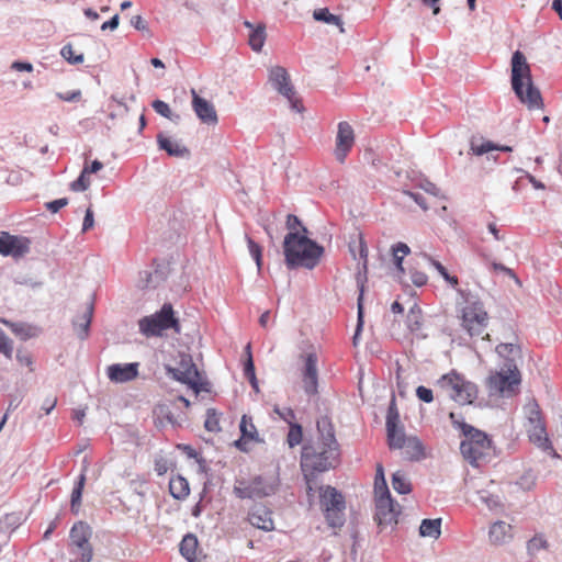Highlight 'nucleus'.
<instances>
[{"instance_id":"f257e3e1","label":"nucleus","mask_w":562,"mask_h":562,"mask_svg":"<svg viewBox=\"0 0 562 562\" xmlns=\"http://www.w3.org/2000/svg\"><path fill=\"white\" fill-rule=\"evenodd\" d=\"M306 228L300 232H290L285 235L283 250L289 267H305L313 269L319 261L324 248L306 237Z\"/></svg>"},{"instance_id":"f03ea898","label":"nucleus","mask_w":562,"mask_h":562,"mask_svg":"<svg viewBox=\"0 0 562 562\" xmlns=\"http://www.w3.org/2000/svg\"><path fill=\"white\" fill-rule=\"evenodd\" d=\"M512 87L529 110L543 108L541 93L532 83L530 65L520 50L512 56Z\"/></svg>"},{"instance_id":"7ed1b4c3","label":"nucleus","mask_w":562,"mask_h":562,"mask_svg":"<svg viewBox=\"0 0 562 562\" xmlns=\"http://www.w3.org/2000/svg\"><path fill=\"white\" fill-rule=\"evenodd\" d=\"M436 385L450 400L460 405L472 404L479 394L477 386L457 370L441 375Z\"/></svg>"},{"instance_id":"20e7f679","label":"nucleus","mask_w":562,"mask_h":562,"mask_svg":"<svg viewBox=\"0 0 562 562\" xmlns=\"http://www.w3.org/2000/svg\"><path fill=\"white\" fill-rule=\"evenodd\" d=\"M462 329L473 339L490 340V316L482 302H469L459 311Z\"/></svg>"},{"instance_id":"39448f33","label":"nucleus","mask_w":562,"mask_h":562,"mask_svg":"<svg viewBox=\"0 0 562 562\" xmlns=\"http://www.w3.org/2000/svg\"><path fill=\"white\" fill-rule=\"evenodd\" d=\"M138 328L146 337H160L168 329H172L176 334L181 333L180 322L170 303H165L158 312L140 318Z\"/></svg>"},{"instance_id":"423d86ee","label":"nucleus","mask_w":562,"mask_h":562,"mask_svg":"<svg viewBox=\"0 0 562 562\" xmlns=\"http://www.w3.org/2000/svg\"><path fill=\"white\" fill-rule=\"evenodd\" d=\"M319 505L330 528L340 529L346 521V501L342 493L331 485L319 488Z\"/></svg>"},{"instance_id":"0eeeda50","label":"nucleus","mask_w":562,"mask_h":562,"mask_svg":"<svg viewBox=\"0 0 562 562\" xmlns=\"http://www.w3.org/2000/svg\"><path fill=\"white\" fill-rule=\"evenodd\" d=\"M462 431L464 439L460 449L463 457H492L496 453L491 438L485 432L470 425H463Z\"/></svg>"},{"instance_id":"6e6552de","label":"nucleus","mask_w":562,"mask_h":562,"mask_svg":"<svg viewBox=\"0 0 562 562\" xmlns=\"http://www.w3.org/2000/svg\"><path fill=\"white\" fill-rule=\"evenodd\" d=\"M520 384V372L516 364H507L506 370L495 372L488 378L487 386L491 393L503 396H513Z\"/></svg>"},{"instance_id":"1a4fd4ad","label":"nucleus","mask_w":562,"mask_h":562,"mask_svg":"<svg viewBox=\"0 0 562 562\" xmlns=\"http://www.w3.org/2000/svg\"><path fill=\"white\" fill-rule=\"evenodd\" d=\"M167 372L177 381L190 386L195 394L206 391L202 376L191 356L181 355L177 368H167Z\"/></svg>"},{"instance_id":"9d476101","label":"nucleus","mask_w":562,"mask_h":562,"mask_svg":"<svg viewBox=\"0 0 562 562\" xmlns=\"http://www.w3.org/2000/svg\"><path fill=\"white\" fill-rule=\"evenodd\" d=\"M400 514L401 506L391 494L375 496L374 520L379 527L397 525Z\"/></svg>"},{"instance_id":"9b49d317","label":"nucleus","mask_w":562,"mask_h":562,"mask_svg":"<svg viewBox=\"0 0 562 562\" xmlns=\"http://www.w3.org/2000/svg\"><path fill=\"white\" fill-rule=\"evenodd\" d=\"M269 80L273 87L284 95L292 105V109L301 112L303 105L301 100L295 97V91L290 83V77L285 68L281 66L272 67L269 71Z\"/></svg>"},{"instance_id":"f8f14e48","label":"nucleus","mask_w":562,"mask_h":562,"mask_svg":"<svg viewBox=\"0 0 562 562\" xmlns=\"http://www.w3.org/2000/svg\"><path fill=\"white\" fill-rule=\"evenodd\" d=\"M301 359L303 360L301 378L304 392L310 396H314L318 393L317 356L315 352H308L302 355Z\"/></svg>"},{"instance_id":"ddd939ff","label":"nucleus","mask_w":562,"mask_h":562,"mask_svg":"<svg viewBox=\"0 0 562 562\" xmlns=\"http://www.w3.org/2000/svg\"><path fill=\"white\" fill-rule=\"evenodd\" d=\"M356 140L355 130L350 123H338L334 155L339 162H345Z\"/></svg>"},{"instance_id":"4468645a","label":"nucleus","mask_w":562,"mask_h":562,"mask_svg":"<svg viewBox=\"0 0 562 562\" xmlns=\"http://www.w3.org/2000/svg\"><path fill=\"white\" fill-rule=\"evenodd\" d=\"M318 441L321 445L319 457L328 453L338 452V442L335 437L334 425L328 416H323L317 420Z\"/></svg>"},{"instance_id":"2eb2a0df","label":"nucleus","mask_w":562,"mask_h":562,"mask_svg":"<svg viewBox=\"0 0 562 562\" xmlns=\"http://www.w3.org/2000/svg\"><path fill=\"white\" fill-rule=\"evenodd\" d=\"M30 250V240L26 237L13 236L7 232L0 234V254L19 258Z\"/></svg>"},{"instance_id":"dca6fc26","label":"nucleus","mask_w":562,"mask_h":562,"mask_svg":"<svg viewBox=\"0 0 562 562\" xmlns=\"http://www.w3.org/2000/svg\"><path fill=\"white\" fill-rule=\"evenodd\" d=\"M240 438L235 441V446L241 452H249L251 447L256 443L261 442L259 432L254 424L252 417L243 415L239 424Z\"/></svg>"},{"instance_id":"f3484780","label":"nucleus","mask_w":562,"mask_h":562,"mask_svg":"<svg viewBox=\"0 0 562 562\" xmlns=\"http://www.w3.org/2000/svg\"><path fill=\"white\" fill-rule=\"evenodd\" d=\"M192 109L199 120L207 125H216L218 122L217 113L214 105L200 97L194 89L191 90Z\"/></svg>"},{"instance_id":"a211bd4d","label":"nucleus","mask_w":562,"mask_h":562,"mask_svg":"<svg viewBox=\"0 0 562 562\" xmlns=\"http://www.w3.org/2000/svg\"><path fill=\"white\" fill-rule=\"evenodd\" d=\"M138 362L115 363L106 369L108 378L116 383L132 381L138 376Z\"/></svg>"},{"instance_id":"6ab92c4d","label":"nucleus","mask_w":562,"mask_h":562,"mask_svg":"<svg viewBox=\"0 0 562 562\" xmlns=\"http://www.w3.org/2000/svg\"><path fill=\"white\" fill-rule=\"evenodd\" d=\"M391 449H401L409 457H423L425 449L417 437H406L404 431L397 435V443L389 445Z\"/></svg>"},{"instance_id":"aec40b11","label":"nucleus","mask_w":562,"mask_h":562,"mask_svg":"<svg viewBox=\"0 0 562 562\" xmlns=\"http://www.w3.org/2000/svg\"><path fill=\"white\" fill-rule=\"evenodd\" d=\"M529 440L539 447L546 453H552V457H560L558 454L548 438L544 423L538 426L527 427Z\"/></svg>"},{"instance_id":"412c9836","label":"nucleus","mask_w":562,"mask_h":562,"mask_svg":"<svg viewBox=\"0 0 562 562\" xmlns=\"http://www.w3.org/2000/svg\"><path fill=\"white\" fill-rule=\"evenodd\" d=\"M403 431L404 430L401 426L400 414L395 404V400L393 398L386 414V432L389 445L397 443V435Z\"/></svg>"},{"instance_id":"4be33fe9","label":"nucleus","mask_w":562,"mask_h":562,"mask_svg":"<svg viewBox=\"0 0 562 562\" xmlns=\"http://www.w3.org/2000/svg\"><path fill=\"white\" fill-rule=\"evenodd\" d=\"M92 536L91 527L82 520L75 522L69 531L71 543L79 549L91 546L89 540Z\"/></svg>"},{"instance_id":"5701e85b","label":"nucleus","mask_w":562,"mask_h":562,"mask_svg":"<svg viewBox=\"0 0 562 562\" xmlns=\"http://www.w3.org/2000/svg\"><path fill=\"white\" fill-rule=\"evenodd\" d=\"M512 525L497 520L490 527L488 539L495 546H502L513 539Z\"/></svg>"},{"instance_id":"b1692460","label":"nucleus","mask_w":562,"mask_h":562,"mask_svg":"<svg viewBox=\"0 0 562 562\" xmlns=\"http://www.w3.org/2000/svg\"><path fill=\"white\" fill-rule=\"evenodd\" d=\"M244 25L250 30L248 35L249 46L252 50L260 52L267 38L266 25L263 23H258L255 25L249 21H245Z\"/></svg>"},{"instance_id":"393cba45","label":"nucleus","mask_w":562,"mask_h":562,"mask_svg":"<svg viewBox=\"0 0 562 562\" xmlns=\"http://www.w3.org/2000/svg\"><path fill=\"white\" fill-rule=\"evenodd\" d=\"M271 515L272 513L269 509L261 507L251 514L250 521L252 526L263 531H272L274 530V522Z\"/></svg>"},{"instance_id":"a878e982","label":"nucleus","mask_w":562,"mask_h":562,"mask_svg":"<svg viewBox=\"0 0 562 562\" xmlns=\"http://www.w3.org/2000/svg\"><path fill=\"white\" fill-rule=\"evenodd\" d=\"M199 542L198 538L193 533H187L183 536L180 544H179V551L180 554L189 562H194L196 559V549H198Z\"/></svg>"},{"instance_id":"bb28decb","label":"nucleus","mask_w":562,"mask_h":562,"mask_svg":"<svg viewBox=\"0 0 562 562\" xmlns=\"http://www.w3.org/2000/svg\"><path fill=\"white\" fill-rule=\"evenodd\" d=\"M86 462H87V459H83L85 465L82 468V472L78 476V479L74 485L71 496H70V508L72 512H76V513L78 512V507L81 504L82 492H83V487H85V483H86V475L83 473L87 469Z\"/></svg>"},{"instance_id":"cd10ccee","label":"nucleus","mask_w":562,"mask_h":562,"mask_svg":"<svg viewBox=\"0 0 562 562\" xmlns=\"http://www.w3.org/2000/svg\"><path fill=\"white\" fill-rule=\"evenodd\" d=\"M169 492L175 499H184L190 494L189 482L181 475L171 477L169 481Z\"/></svg>"},{"instance_id":"c85d7f7f","label":"nucleus","mask_w":562,"mask_h":562,"mask_svg":"<svg viewBox=\"0 0 562 562\" xmlns=\"http://www.w3.org/2000/svg\"><path fill=\"white\" fill-rule=\"evenodd\" d=\"M441 535V518H425L419 526V536L438 539Z\"/></svg>"},{"instance_id":"c756f323","label":"nucleus","mask_w":562,"mask_h":562,"mask_svg":"<svg viewBox=\"0 0 562 562\" xmlns=\"http://www.w3.org/2000/svg\"><path fill=\"white\" fill-rule=\"evenodd\" d=\"M157 142L160 149H164L170 156L181 157L188 153V149L183 146H180L178 143L173 142L168 136L164 134H159L157 136Z\"/></svg>"},{"instance_id":"7c9ffc66","label":"nucleus","mask_w":562,"mask_h":562,"mask_svg":"<svg viewBox=\"0 0 562 562\" xmlns=\"http://www.w3.org/2000/svg\"><path fill=\"white\" fill-rule=\"evenodd\" d=\"M423 258L426 259L437 271L438 273L445 279V281L454 290L459 286V279L454 274H450L448 270L436 259L432 257L423 254Z\"/></svg>"},{"instance_id":"2f4dec72","label":"nucleus","mask_w":562,"mask_h":562,"mask_svg":"<svg viewBox=\"0 0 562 562\" xmlns=\"http://www.w3.org/2000/svg\"><path fill=\"white\" fill-rule=\"evenodd\" d=\"M92 318V306L87 305L79 321L74 323L75 330L79 338L85 339L88 336L89 326Z\"/></svg>"},{"instance_id":"473e14b6","label":"nucleus","mask_w":562,"mask_h":562,"mask_svg":"<svg viewBox=\"0 0 562 562\" xmlns=\"http://www.w3.org/2000/svg\"><path fill=\"white\" fill-rule=\"evenodd\" d=\"M411 252L409 247L405 243H397L392 246V256L394 265L397 268V271L401 274L405 273V269L403 267V259Z\"/></svg>"},{"instance_id":"72a5a7b5","label":"nucleus","mask_w":562,"mask_h":562,"mask_svg":"<svg viewBox=\"0 0 562 562\" xmlns=\"http://www.w3.org/2000/svg\"><path fill=\"white\" fill-rule=\"evenodd\" d=\"M391 494L387 486V482L384 474V468L382 463H376L375 477H374V495H389Z\"/></svg>"},{"instance_id":"f704fd0d","label":"nucleus","mask_w":562,"mask_h":562,"mask_svg":"<svg viewBox=\"0 0 562 562\" xmlns=\"http://www.w3.org/2000/svg\"><path fill=\"white\" fill-rule=\"evenodd\" d=\"M525 414H526V418L528 422V424L526 425V428L532 427V426H538V425H541L544 423L540 407L535 402H530L525 406Z\"/></svg>"},{"instance_id":"c9c22d12","label":"nucleus","mask_w":562,"mask_h":562,"mask_svg":"<svg viewBox=\"0 0 562 562\" xmlns=\"http://www.w3.org/2000/svg\"><path fill=\"white\" fill-rule=\"evenodd\" d=\"M234 494L236 495V497L240 498V499H246V498H255V497H263L267 495V493L260 488H258L257 486H252V485H248V486H240V485H236L234 487Z\"/></svg>"},{"instance_id":"e433bc0d","label":"nucleus","mask_w":562,"mask_h":562,"mask_svg":"<svg viewBox=\"0 0 562 562\" xmlns=\"http://www.w3.org/2000/svg\"><path fill=\"white\" fill-rule=\"evenodd\" d=\"M246 355H247V360H246L245 367H244V374L248 379V381L250 382V384L254 387V390L256 392H258L259 391L258 381H257V378H256V374H255V364H254V360H252V356H251L250 345L249 344L246 347Z\"/></svg>"},{"instance_id":"4c0bfd02","label":"nucleus","mask_w":562,"mask_h":562,"mask_svg":"<svg viewBox=\"0 0 562 562\" xmlns=\"http://www.w3.org/2000/svg\"><path fill=\"white\" fill-rule=\"evenodd\" d=\"M392 486L398 494L405 495L411 493L412 484L408 482L403 472L396 471L392 474Z\"/></svg>"},{"instance_id":"58836bf2","label":"nucleus","mask_w":562,"mask_h":562,"mask_svg":"<svg viewBox=\"0 0 562 562\" xmlns=\"http://www.w3.org/2000/svg\"><path fill=\"white\" fill-rule=\"evenodd\" d=\"M303 440V428L300 424L293 423L289 425V432L286 436V442L290 447H296L301 445Z\"/></svg>"},{"instance_id":"ea45409f","label":"nucleus","mask_w":562,"mask_h":562,"mask_svg":"<svg viewBox=\"0 0 562 562\" xmlns=\"http://www.w3.org/2000/svg\"><path fill=\"white\" fill-rule=\"evenodd\" d=\"M313 16L316 21H321L333 25H341L340 18L335 14H331L327 8L315 10Z\"/></svg>"},{"instance_id":"a19ab883","label":"nucleus","mask_w":562,"mask_h":562,"mask_svg":"<svg viewBox=\"0 0 562 562\" xmlns=\"http://www.w3.org/2000/svg\"><path fill=\"white\" fill-rule=\"evenodd\" d=\"M548 542L542 535H536L527 541V552L529 555H536L540 550L547 549Z\"/></svg>"},{"instance_id":"79ce46f5","label":"nucleus","mask_w":562,"mask_h":562,"mask_svg":"<svg viewBox=\"0 0 562 562\" xmlns=\"http://www.w3.org/2000/svg\"><path fill=\"white\" fill-rule=\"evenodd\" d=\"M61 57L71 65H78L83 63V54H77L71 44L65 45L60 49Z\"/></svg>"},{"instance_id":"37998d69","label":"nucleus","mask_w":562,"mask_h":562,"mask_svg":"<svg viewBox=\"0 0 562 562\" xmlns=\"http://www.w3.org/2000/svg\"><path fill=\"white\" fill-rule=\"evenodd\" d=\"M494 149H499V150H505V151L512 150L510 147H497L492 142H488V140L483 142L480 145H477L475 142L471 143V150L474 155H477V156L486 154Z\"/></svg>"},{"instance_id":"c03bdc74","label":"nucleus","mask_w":562,"mask_h":562,"mask_svg":"<svg viewBox=\"0 0 562 562\" xmlns=\"http://www.w3.org/2000/svg\"><path fill=\"white\" fill-rule=\"evenodd\" d=\"M488 268L492 272L504 273L508 278L513 279L519 286H521V281L519 280V278L517 277V274L515 273V271L513 269L504 266L503 263L496 262V261H490Z\"/></svg>"},{"instance_id":"a18cd8bd","label":"nucleus","mask_w":562,"mask_h":562,"mask_svg":"<svg viewBox=\"0 0 562 562\" xmlns=\"http://www.w3.org/2000/svg\"><path fill=\"white\" fill-rule=\"evenodd\" d=\"M422 311L418 307L411 308L407 314V326L411 331H417L422 328Z\"/></svg>"},{"instance_id":"49530a36","label":"nucleus","mask_w":562,"mask_h":562,"mask_svg":"<svg viewBox=\"0 0 562 562\" xmlns=\"http://www.w3.org/2000/svg\"><path fill=\"white\" fill-rule=\"evenodd\" d=\"M16 361L19 362L20 366L26 367L29 369V372L35 371L34 358L29 350L18 349Z\"/></svg>"},{"instance_id":"de8ad7c7","label":"nucleus","mask_w":562,"mask_h":562,"mask_svg":"<svg viewBox=\"0 0 562 562\" xmlns=\"http://www.w3.org/2000/svg\"><path fill=\"white\" fill-rule=\"evenodd\" d=\"M496 352L501 357L509 358L510 356H518L520 353V347L515 342H504L496 347Z\"/></svg>"},{"instance_id":"09e8293b","label":"nucleus","mask_w":562,"mask_h":562,"mask_svg":"<svg viewBox=\"0 0 562 562\" xmlns=\"http://www.w3.org/2000/svg\"><path fill=\"white\" fill-rule=\"evenodd\" d=\"M247 245L249 252L254 260L256 261L258 271L262 268V248L260 245H258L255 240H252L250 237L247 236Z\"/></svg>"},{"instance_id":"8fccbe9b","label":"nucleus","mask_w":562,"mask_h":562,"mask_svg":"<svg viewBox=\"0 0 562 562\" xmlns=\"http://www.w3.org/2000/svg\"><path fill=\"white\" fill-rule=\"evenodd\" d=\"M204 426L209 431L216 432V431L221 430L220 417L215 409L209 408L206 411V418L204 422Z\"/></svg>"},{"instance_id":"3c124183","label":"nucleus","mask_w":562,"mask_h":562,"mask_svg":"<svg viewBox=\"0 0 562 562\" xmlns=\"http://www.w3.org/2000/svg\"><path fill=\"white\" fill-rule=\"evenodd\" d=\"M480 499L491 510H496L502 507V502L499 496L488 494L485 491L479 492Z\"/></svg>"},{"instance_id":"603ef678","label":"nucleus","mask_w":562,"mask_h":562,"mask_svg":"<svg viewBox=\"0 0 562 562\" xmlns=\"http://www.w3.org/2000/svg\"><path fill=\"white\" fill-rule=\"evenodd\" d=\"M0 352L8 359L12 358L13 341L1 328H0Z\"/></svg>"},{"instance_id":"864d4df0","label":"nucleus","mask_w":562,"mask_h":562,"mask_svg":"<svg viewBox=\"0 0 562 562\" xmlns=\"http://www.w3.org/2000/svg\"><path fill=\"white\" fill-rule=\"evenodd\" d=\"M536 481V474L532 470L526 471L517 481V484L520 486V488L528 491L530 490Z\"/></svg>"},{"instance_id":"5fc2aeb1","label":"nucleus","mask_w":562,"mask_h":562,"mask_svg":"<svg viewBox=\"0 0 562 562\" xmlns=\"http://www.w3.org/2000/svg\"><path fill=\"white\" fill-rule=\"evenodd\" d=\"M90 187V180L88 178L87 173H83V170L81 171L79 178L71 182L70 189L72 191H85Z\"/></svg>"},{"instance_id":"6e6d98bb","label":"nucleus","mask_w":562,"mask_h":562,"mask_svg":"<svg viewBox=\"0 0 562 562\" xmlns=\"http://www.w3.org/2000/svg\"><path fill=\"white\" fill-rule=\"evenodd\" d=\"M339 459H318L317 462L313 464V470L316 472H324L330 468H335L338 464Z\"/></svg>"},{"instance_id":"4d7b16f0","label":"nucleus","mask_w":562,"mask_h":562,"mask_svg":"<svg viewBox=\"0 0 562 562\" xmlns=\"http://www.w3.org/2000/svg\"><path fill=\"white\" fill-rule=\"evenodd\" d=\"M151 106L161 116H164L166 119H171L172 111H171L170 106L165 101L155 100L153 102Z\"/></svg>"},{"instance_id":"13d9d810","label":"nucleus","mask_w":562,"mask_h":562,"mask_svg":"<svg viewBox=\"0 0 562 562\" xmlns=\"http://www.w3.org/2000/svg\"><path fill=\"white\" fill-rule=\"evenodd\" d=\"M273 412L281 418L283 419L285 423H288V425H291L293 423H295V413L292 408H285V409H281L279 408L278 406H276L273 408Z\"/></svg>"},{"instance_id":"bf43d9fd","label":"nucleus","mask_w":562,"mask_h":562,"mask_svg":"<svg viewBox=\"0 0 562 562\" xmlns=\"http://www.w3.org/2000/svg\"><path fill=\"white\" fill-rule=\"evenodd\" d=\"M409 273H411V280H412L413 284H415L416 286H423L428 281L427 274L423 271H418L416 269H411Z\"/></svg>"},{"instance_id":"052dcab7","label":"nucleus","mask_w":562,"mask_h":562,"mask_svg":"<svg viewBox=\"0 0 562 562\" xmlns=\"http://www.w3.org/2000/svg\"><path fill=\"white\" fill-rule=\"evenodd\" d=\"M173 467L172 459H156L155 471L158 475H164Z\"/></svg>"},{"instance_id":"680f3d73","label":"nucleus","mask_w":562,"mask_h":562,"mask_svg":"<svg viewBox=\"0 0 562 562\" xmlns=\"http://www.w3.org/2000/svg\"><path fill=\"white\" fill-rule=\"evenodd\" d=\"M416 396L425 403H431L434 401L432 391L424 385H419L416 389Z\"/></svg>"},{"instance_id":"e2e57ef3","label":"nucleus","mask_w":562,"mask_h":562,"mask_svg":"<svg viewBox=\"0 0 562 562\" xmlns=\"http://www.w3.org/2000/svg\"><path fill=\"white\" fill-rule=\"evenodd\" d=\"M68 204L66 198L57 199L46 203V209L52 213H57L60 209Z\"/></svg>"},{"instance_id":"0e129e2a","label":"nucleus","mask_w":562,"mask_h":562,"mask_svg":"<svg viewBox=\"0 0 562 562\" xmlns=\"http://www.w3.org/2000/svg\"><path fill=\"white\" fill-rule=\"evenodd\" d=\"M94 225L93 211L91 206H89L86 211V215L82 223V232H87L91 229Z\"/></svg>"},{"instance_id":"69168bd1","label":"nucleus","mask_w":562,"mask_h":562,"mask_svg":"<svg viewBox=\"0 0 562 562\" xmlns=\"http://www.w3.org/2000/svg\"><path fill=\"white\" fill-rule=\"evenodd\" d=\"M56 95L58 99H60L63 101L71 102V101H78L81 97V92H80V90L68 91L65 93L58 92Z\"/></svg>"},{"instance_id":"338daca9","label":"nucleus","mask_w":562,"mask_h":562,"mask_svg":"<svg viewBox=\"0 0 562 562\" xmlns=\"http://www.w3.org/2000/svg\"><path fill=\"white\" fill-rule=\"evenodd\" d=\"M56 404L57 397L55 395H49L44 400L41 409L44 411L45 414H49L55 408Z\"/></svg>"},{"instance_id":"774afa93","label":"nucleus","mask_w":562,"mask_h":562,"mask_svg":"<svg viewBox=\"0 0 562 562\" xmlns=\"http://www.w3.org/2000/svg\"><path fill=\"white\" fill-rule=\"evenodd\" d=\"M286 227L290 232H299V227H303L297 216L289 214L286 217Z\"/></svg>"}]
</instances>
